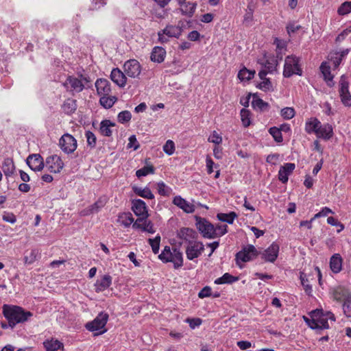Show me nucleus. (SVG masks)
I'll use <instances>...</instances> for the list:
<instances>
[{
	"label": "nucleus",
	"instance_id": "obj_1",
	"mask_svg": "<svg viewBox=\"0 0 351 351\" xmlns=\"http://www.w3.org/2000/svg\"><path fill=\"white\" fill-rule=\"evenodd\" d=\"M311 319L305 316L303 319L306 324L313 330L328 329L330 328L328 321L335 322V317L330 311H324L322 309H315L310 313Z\"/></svg>",
	"mask_w": 351,
	"mask_h": 351
},
{
	"label": "nucleus",
	"instance_id": "obj_2",
	"mask_svg": "<svg viewBox=\"0 0 351 351\" xmlns=\"http://www.w3.org/2000/svg\"><path fill=\"white\" fill-rule=\"evenodd\" d=\"M3 314L8 321H10L11 329H13L17 324L27 322L33 314L27 311L19 306H10L5 304L3 306Z\"/></svg>",
	"mask_w": 351,
	"mask_h": 351
},
{
	"label": "nucleus",
	"instance_id": "obj_3",
	"mask_svg": "<svg viewBox=\"0 0 351 351\" xmlns=\"http://www.w3.org/2000/svg\"><path fill=\"white\" fill-rule=\"evenodd\" d=\"M108 320V315L106 313L101 312L91 322L86 324V328L90 332H97L95 335H99L105 333L107 329L105 326Z\"/></svg>",
	"mask_w": 351,
	"mask_h": 351
},
{
	"label": "nucleus",
	"instance_id": "obj_4",
	"mask_svg": "<svg viewBox=\"0 0 351 351\" xmlns=\"http://www.w3.org/2000/svg\"><path fill=\"white\" fill-rule=\"evenodd\" d=\"M302 75V71L299 66V59L295 56H288L285 58L283 75L290 77L293 75Z\"/></svg>",
	"mask_w": 351,
	"mask_h": 351
},
{
	"label": "nucleus",
	"instance_id": "obj_5",
	"mask_svg": "<svg viewBox=\"0 0 351 351\" xmlns=\"http://www.w3.org/2000/svg\"><path fill=\"white\" fill-rule=\"evenodd\" d=\"M182 34V28L179 25H168L165 29L158 32V41L167 43L169 38H178Z\"/></svg>",
	"mask_w": 351,
	"mask_h": 351
},
{
	"label": "nucleus",
	"instance_id": "obj_6",
	"mask_svg": "<svg viewBox=\"0 0 351 351\" xmlns=\"http://www.w3.org/2000/svg\"><path fill=\"white\" fill-rule=\"evenodd\" d=\"M195 225L202 234V237L206 239H214V225L208 220L200 217H195Z\"/></svg>",
	"mask_w": 351,
	"mask_h": 351
},
{
	"label": "nucleus",
	"instance_id": "obj_7",
	"mask_svg": "<svg viewBox=\"0 0 351 351\" xmlns=\"http://www.w3.org/2000/svg\"><path fill=\"white\" fill-rule=\"evenodd\" d=\"M84 82H88L86 77L80 76V78L74 76H69L64 83L66 89L73 93H80L84 88Z\"/></svg>",
	"mask_w": 351,
	"mask_h": 351
},
{
	"label": "nucleus",
	"instance_id": "obj_8",
	"mask_svg": "<svg viewBox=\"0 0 351 351\" xmlns=\"http://www.w3.org/2000/svg\"><path fill=\"white\" fill-rule=\"evenodd\" d=\"M204 250V244L197 241H190L186 247V255L189 260L199 257Z\"/></svg>",
	"mask_w": 351,
	"mask_h": 351
},
{
	"label": "nucleus",
	"instance_id": "obj_9",
	"mask_svg": "<svg viewBox=\"0 0 351 351\" xmlns=\"http://www.w3.org/2000/svg\"><path fill=\"white\" fill-rule=\"evenodd\" d=\"M59 145L61 149L66 154L73 153L77 146L76 139L69 134L62 136L59 141Z\"/></svg>",
	"mask_w": 351,
	"mask_h": 351
},
{
	"label": "nucleus",
	"instance_id": "obj_10",
	"mask_svg": "<svg viewBox=\"0 0 351 351\" xmlns=\"http://www.w3.org/2000/svg\"><path fill=\"white\" fill-rule=\"evenodd\" d=\"M258 255L256 248L253 245H247L239 252L236 255L237 263L241 261L243 263L248 262Z\"/></svg>",
	"mask_w": 351,
	"mask_h": 351
},
{
	"label": "nucleus",
	"instance_id": "obj_11",
	"mask_svg": "<svg viewBox=\"0 0 351 351\" xmlns=\"http://www.w3.org/2000/svg\"><path fill=\"white\" fill-rule=\"evenodd\" d=\"M339 95L341 102L346 106H351V95L349 91V83L344 75H342L339 82Z\"/></svg>",
	"mask_w": 351,
	"mask_h": 351
},
{
	"label": "nucleus",
	"instance_id": "obj_12",
	"mask_svg": "<svg viewBox=\"0 0 351 351\" xmlns=\"http://www.w3.org/2000/svg\"><path fill=\"white\" fill-rule=\"evenodd\" d=\"M124 73L130 77H137L141 73L140 63L134 59L126 61L123 65Z\"/></svg>",
	"mask_w": 351,
	"mask_h": 351
},
{
	"label": "nucleus",
	"instance_id": "obj_13",
	"mask_svg": "<svg viewBox=\"0 0 351 351\" xmlns=\"http://www.w3.org/2000/svg\"><path fill=\"white\" fill-rule=\"evenodd\" d=\"M46 167L51 173H59L64 167V162L58 155L49 156L46 159Z\"/></svg>",
	"mask_w": 351,
	"mask_h": 351
},
{
	"label": "nucleus",
	"instance_id": "obj_14",
	"mask_svg": "<svg viewBox=\"0 0 351 351\" xmlns=\"http://www.w3.org/2000/svg\"><path fill=\"white\" fill-rule=\"evenodd\" d=\"M279 249V245L277 243H271L266 250L260 253L261 258L266 262L274 263L278 256Z\"/></svg>",
	"mask_w": 351,
	"mask_h": 351
},
{
	"label": "nucleus",
	"instance_id": "obj_15",
	"mask_svg": "<svg viewBox=\"0 0 351 351\" xmlns=\"http://www.w3.org/2000/svg\"><path fill=\"white\" fill-rule=\"evenodd\" d=\"M27 164L34 171H40L44 167L43 159L40 154L29 155L27 158Z\"/></svg>",
	"mask_w": 351,
	"mask_h": 351
},
{
	"label": "nucleus",
	"instance_id": "obj_16",
	"mask_svg": "<svg viewBox=\"0 0 351 351\" xmlns=\"http://www.w3.org/2000/svg\"><path fill=\"white\" fill-rule=\"evenodd\" d=\"M173 204L186 213H193L195 210V206L193 204L180 195H177L173 198Z\"/></svg>",
	"mask_w": 351,
	"mask_h": 351
},
{
	"label": "nucleus",
	"instance_id": "obj_17",
	"mask_svg": "<svg viewBox=\"0 0 351 351\" xmlns=\"http://www.w3.org/2000/svg\"><path fill=\"white\" fill-rule=\"evenodd\" d=\"M147 217H138L136 221L132 224V228L134 229H141L144 232L153 234L155 232L153 223L147 220Z\"/></svg>",
	"mask_w": 351,
	"mask_h": 351
},
{
	"label": "nucleus",
	"instance_id": "obj_18",
	"mask_svg": "<svg viewBox=\"0 0 351 351\" xmlns=\"http://www.w3.org/2000/svg\"><path fill=\"white\" fill-rule=\"evenodd\" d=\"M315 135L319 138L329 140L333 136V128L329 123H320Z\"/></svg>",
	"mask_w": 351,
	"mask_h": 351
},
{
	"label": "nucleus",
	"instance_id": "obj_19",
	"mask_svg": "<svg viewBox=\"0 0 351 351\" xmlns=\"http://www.w3.org/2000/svg\"><path fill=\"white\" fill-rule=\"evenodd\" d=\"M132 209L138 217H147V206L144 201L138 199L132 201Z\"/></svg>",
	"mask_w": 351,
	"mask_h": 351
},
{
	"label": "nucleus",
	"instance_id": "obj_20",
	"mask_svg": "<svg viewBox=\"0 0 351 351\" xmlns=\"http://www.w3.org/2000/svg\"><path fill=\"white\" fill-rule=\"evenodd\" d=\"M295 168L294 163H285L283 166L280 167L278 171V179L282 183L287 182L289 176L292 173Z\"/></svg>",
	"mask_w": 351,
	"mask_h": 351
},
{
	"label": "nucleus",
	"instance_id": "obj_21",
	"mask_svg": "<svg viewBox=\"0 0 351 351\" xmlns=\"http://www.w3.org/2000/svg\"><path fill=\"white\" fill-rule=\"evenodd\" d=\"M95 87L98 95H108L111 91L110 84L106 79H98L95 82Z\"/></svg>",
	"mask_w": 351,
	"mask_h": 351
},
{
	"label": "nucleus",
	"instance_id": "obj_22",
	"mask_svg": "<svg viewBox=\"0 0 351 351\" xmlns=\"http://www.w3.org/2000/svg\"><path fill=\"white\" fill-rule=\"evenodd\" d=\"M112 81L120 87H124L126 84L125 74L118 68L113 69L110 73Z\"/></svg>",
	"mask_w": 351,
	"mask_h": 351
},
{
	"label": "nucleus",
	"instance_id": "obj_23",
	"mask_svg": "<svg viewBox=\"0 0 351 351\" xmlns=\"http://www.w3.org/2000/svg\"><path fill=\"white\" fill-rule=\"evenodd\" d=\"M332 295L334 300L337 302H343L351 297L348 289L343 287H337L332 289Z\"/></svg>",
	"mask_w": 351,
	"mask_h": 351
},
{
	"label": "nucleus",
	"instance_id": "obj_24",
	"mask_svg": "<svg viewBox=\"0 0 351 351\" xmlns=\"http://www.w3.org/2000/svg\"><path fill=\"white\" fill-rule=\"evenodd\" d=\"M178 5H180V10L182 14L189 17L193 16L197 6V3L191 0L182 2V3H180Z\"/></svg>",
	"mask_w": 351,
	"mask_h": 351
},
{
	"label": "nucleus",
	"instance_id": "obj_25",
	"mask_svg": "<svg viewBox=\"0 0 351 351\" xmlns=\"http://www.w3.org/2000/svg\"><path fill=\"white\" fill-rule=\"evenodd\" d=\"M112 284V277L108 275H104L101 279L97 280L95 284V291L99 293L108 289Z\"/></svg>",
	"mask_w": 351,
	"mask_h": 351
},
{
	"label": "nucleus",
	"instance_id": "obj_26",
	"mask_svg": "<svg viewBox=\"0 0 351 351\" xmlns=\"http://www.w3.org/2000/svg\"><path fill=\"white\" fill-rule=\"evenodd\" d=\"M178 235L180 239L184 240L188 244L191 241H196L197 232L191 228H183L179 231Z\"/></svg>",
	"mask_w": 351,
	"mask_h": 351
},
{
	"label": "nucleus",
	"instance_id": "obj_27",
	"mask_svg": "<svg viewBox=\"0 0 351 351\" xmlns=\"http://www.w3.org/2000/svg\"><path fill=\"white\" fill-rule=\"evenodd\" d=\"M320 71L328 86H332L334 85L333 75L330 73V66L328 63L326 62H322L320 66Z\"/></svg>",
	"mask_w": 351,
	"mask_h": 351
},
{
	"label": "nucleus",
	"instance_id": "obj_28",
	"mask_svg": "<svg viewBox=\"0 0 351 351\" xmlns=\"http://www.w3.org/2000/svg\"><path fill=\"white\" fill-rule=\"evenodd\" d=\"M166 51L162 47H154L151 53V60L153 62L161 63L165 60Z\"/></svg>",
	"mask_w": 351,
	"mask_h": 351
},
{
	"label": "nucleus",
	"instance_id": "obj_29",
	"mask_svg": "<svg viewBox=\"0 0 351 351\" xmlns=\"http://www.w3.org/2000/svg\"><path fill=\"white\" fill-rule=\"evenodd\" d=\"M1 169L6 178L12 176L15 171V166L12 159L10 158H5Z\"/></svg>",
	"mask_w": 351,
	"mask_h": 351
},
{
	"label": "nucleus",
	"instance_id": "obj_30",
	"mask_svg": "<svg viewBox=\"0 0 351 351\" xmlns=\"http://www.w3.org/2000/svg\"><path fill=\"white\" fill-rule=\"evenodd\" d=\"M320 121L315 117L310 118L306 120L305 123V131L308 134H316L318 127L320 124Z\"/></svg>",
	"mask_w": 351,
	"mask_h": 351
},
{
	"label": "nucleus",
	"instance_id": "obj_31",
	"mask_svg": "<svg viewBox=\"0 0 351 351\" xmlns=\"http://www.w3.org/2000/svg\"><path fill=\"white\" fill-rule=\"evenodd\" d=\"M330 267L334 273H339L342 269V258L339 254H335L330 261Z\"/></svg>",
	"mask_w": 351,
	"mask_h": 351
},
{
	"label": "nucleus",
	"instance_id": "obj_32",
	"mask_svg": "<svg viewBox=\"0 0 351 351\" xmlns=\"http://www.w3.org/2000/svg\"><path fill=\"white\" fill-rule=\"evenodd\" d=\"M170 262L173 263L176 269L181 267L183 265L182 253L180 250L174 248L172 251V256Z\"/></svg>",
	"mask_w": 351,
	"mask_h": 351
},
{
	"label": "nucleus",
	"instance_id": "obj_33",
	"mask_svg": "<svg viewBox=\"0 0 351 351\" xmlns=\"http://www.w3.org/2000/svg\"><path fill=\"white\" fill-rule=\"evenodd\" d=\"M115 124L110 120H104L100 124V132L103 136H110L112 135L111 127H114Z\"/></svg>",
	"mask_w": 351,
	"mask_h": 351
},
{
	"label": "nucleus",
	"instance_id": "obj_34",
	"mask_svg": "<svg viewBox=\"0 0 351 351\" xmlns=\"http://www.w3.org/2000/svg\"><path fill=\"white\" fill-rule=\"evenodd\" d=\"M238 215L235 212H230L229 213H218L217 215V218L218 220L226 222L229 224H232L234 219L237 218Z\"/></svg>",
	"mask_w": 351,
	"mask_h": 351
},
{
	"label": "nucleus",
	"instance_id": "obj_35",
	"mask_svg": "<svg viewBox=\"0 0 351 351\" xmlns=\"http://www.w3.org/2000/svg\"><path fill=\"white\" fill-rule=\"evenodd\" d=\"M77 109L76 101L73 99H67L62 105V110L64 113L71 114Z\"/></svg>",
	"mask_w": 351,
	"mask_h": 351
},
{
	"label": "nucleus",
	"instance_id": "obj_36",
	"mask_svg": "<svg viewBox=\"0 0 351 351\" xmlns=\"http://www.w3.org/2000/svg\"><path fill=\"white\" fill-rule=\"evenodd\" d=\"M118 221L125 228L134 223V218L130 213H123L119 215Z\"/></svg>",
	"mask_w": 351,
	"mask_h": 351
},
{
	"label": "nucleus",
	"instance_id": "obj_37",
	"mask_svg": "<svg viewBox=\"0 0 351 351\" xmlns=\"http://www.w3.org/2000/svg\"><path fill=\"white\" fill-rule=\"evenodd\" d=\"M43 344L47 351H58L63 347L60 341L54 339L47 340Z\"/></svg>",
	"mask_w": 351,
	"mask_h": 351
},
{
	"label": "nucleus",
	"instance_id": "obj_38",
	"mask_svg": "<svg viewBox=\"0 0 351 351\" xmlns=\"http://www.w3.org/2000/svg\"><path fill=\"white\" fill-rule=\"evenodd\" d=\"M134 193L138 195V196H141L145 199H152L154 198V195L151 191V190L147 188H140V187H135L134 188Z\"/></svg>",
	"mask_w": 351,
	"mask_h": 351
},
{
	"label": "nucleus",
	"instance_id": "obj_39",
	"mask_svg": "<svg viewBox=\"0 0 351 351\" xmlns=\"http://www.w3.org/2000/svg\"><path fill=\"white\" fill-rule=\"evenodd\" d=\"M237 280L238 278L232 276L229 273H226L221 277L217 278L214 282L216 285L230 284Z\"/></svg>",
	"mask_w": 351,
	"mask_h": 351
},
{
	"label": "nucleus",
	"instance_id": "obj_40",
	"mask_svg": "<svg viewBox=\"0 0 351 351\" xmlns=\"http://www.w3.org/2000/svg\"><path fill=\"white\" fill-rule=\"evenodd\" d=\"M117 101V97L114 96H109L108 95H101L99 99L100 104L105 108H111L115 101Z\"/></svg>",
	"mask_w": 351,
	"mask_h": 351
},
{
	"label": "nucleus",
	"instance_id": "obj_41",
	"mask_svg": "<svg viewBox=\"0 0 351 351\" xmlns=\"http://www.w3.org/2000/svg\"><path fill=\"white\" fill-rule=\"evenodd\" d=\"M252 107L256 110L261 111H265L268 109V104L265 102L263 99L255 97L253 99L252 102Z\"/></svg>",
	"mask_w": 351,
	"mask_h": 351
},
{
	"label": "nucleus",
	"instance_id": "obj_42",
	"mask_svg": "<svg viewBox=\"0 0 351 351\" xmlns=\"http://www.w3.org/2000/svg\"><path fill=\"white\" fill-rule=\"evenodd\" d=\"M155 169L153 165H149L143 167V168L137 170L136 171V176L140 178L143 176H146L148 174H153L154 173Z\"/></svg>",
	"mask_w": 351,
	"mask_h": 351
},
{
	"label": "nucleus",
	"instance_id": "obj_43",
	"mask_svg": "<svg viewBox=\"0 0 351 351\" xmlns=\"http://www.w3.org/2000/svg\"><path fill=\"white\" fill-rule=\"evenodd\" d=\"M254 71H250L246 68H243L239 71L238 77L241 81L250 80L254 77Z\"/></svg>",
	"mask_w": 351,
	"mask_h": 351
},
{
	"label": "nucleus",
	"instance_id": "obj_44",
	"mask_svg": "<svg viewBox=\"0 0 351 351\" xmlns=\"http://www.w3.org/2000/svg\"><path fill=\"white\" fill-rule=\"evenodd\" d=\"M172 251L169 246H165L161 254H159L158 258L163 263H169L171 261Z\"/></svg>",
	"mask_w": 351,
	"mask_h": 351
},
{
	"label": "nucleus",
	"instance_id": "obj_45",
	"mask_svg": "<svg viewBox=\"0 0 351 351\" xmlns=\"http://www.w3.org/2000/svg\"><path fill=\"white\" fill-rule=\"evenodd\" d=\"M240 114L243 125L245 128L248 127L251 123L250 111L248 110L243 108L241 110Z\"/></svg>",
	"mask_w": 351,
	"mask_h": 351
},
{
	"label": "nucleus",
	"instance_id": "obj_46",
	"mask_svg": "<svg viewBox=\"0 0 351 351\" xmlns=\"http://www.w3.org/2000/svg\"><path fill=\"white\" fill-rule=\"evenodd\" d=\"M38 251L36 249H32L28 254L24 256L25 264L30 265L35 262Z\"/></svg>",
	"mask_w": 351,
	"mask_h": 351
},
{
	"label": "nucleus",
	"instance_id": "obj_47",
	"mask_svg": "<svg viewBox=\"0 0 351 351\" xmlns=\"http://www.w3.org/2000/svg\"><path fill=\"white\" fill-rule=\"evenodd\" d=\"M295 114V111L293 108L291 107H286L281 110L280 115L284 119H291Z\"/></svg>",
	"mask_w": 351,
	"mask_h": 351
},
{
	"label": "nucleus",
	"instance_id": "obj_48",
	"mask_svg": "<svg viewBox=\"0 0 351 351\" xmlns=\"http://www.w3.org/2000/svg\"><path fill=\"white\" fill-rule=\"evenodd\" d=\"M228 232L227 225H217L214 226V239L221 237Z\"/></svg>",
	"mask_w": 351,
	"mask_h": 351
},
{
	"label": "nucleus",
	"instance_id": "obj_49",
	"mask_svg": "<svg viewBox=\"0 0 351 351\" xmlns=\"http://www.w3.org/2000/svg\"><path fill=\"white\" fill-rule=\"evenodd\" d=\"M351 12V1H345L341 4L337 10L339 15L343 16Z\"/></svg>",
	"mask_w": 351,
	"mask_h": 351
},
{
	"label": "nucleus",
	"instance_id": "obj_50",
	"mask_svg": "<svg viewBox=\"0 0 351 351\" xmlns=\"http://www.w3.org/2000/svg\"><path fill=\"white\" fill-rule=\"evenodd\" d=\"M132 118V114L128 110H123L119 113L117 119L121 123H125L130 121Z\"/></svg>",
	"mask_w": 351,
	"mask_h": 351
},
{
	"label": "nucleus",
	"instance_id": "obj_51",
	"mask_svg": "<svg viewBox=\"0 0 351 351\" xmlns=\"http://www.w3.org/2000/svg\"><path fill=\"white\" fill-rule=\"evenodd\" d=\"M269 134L272 136L274 141L277 143H281L283 140L280 130L276 127H272L269 130Z\"/></svg>",
	"mask_w": 351,
	"mask_h": 351
},
{
	"label": "nucleus",
	"instance_id": "obj_52",
	"mask_svg": "<svg viewBox=\"0 0 351 351\" xmlns=\"http://www.w3.org/2000/svg\"><path fill=\"white\" fill-rule=\"evenodd\" d=\"M106 202L104 200L101 199H99L89 207V213H84V215L97 213L102 207L104 206Z\"/></svg>",
	"mask_w": 351,
	"mask_h": 351
},
{
	"label": "nucleus",
	"instance_id": "obj_53",
	"mask_svg": "<svg viewBox=\"0 0 351 351\" xmlns=\"http://www.w3.org/2000/svg\"><path fill=\"white\" fill-rule=\"evenodd\" d=\"M85 136L86 138L88 146H89L90 148L95 147L97 141L95 135L90 131H86L85 132Z\"/></svg>",
	"mask_w": 351,
	"mask_h": 351
},
{
	"label": "nucleus",
	"instance_id": "obj_54",
	"mask_svg": "<svg viewBox=\"0 0 351 351\" xmlns=\"http://www.w3.org/2000/svg\"><path fill=\"white\" fill-rule=\"evenodd\" d=\"M149 243L150 244L153 252L156 254L159 252L160 237L157 236L154 239H149Z\"/></svg>",
	"mask_w": 351,
	"mask_h": 351
},
{
	"label": "nucleus",
	"instance_id": "obj_55",
	"mask_svg": "<svg viewBox=\"0 0 351 351\" xmlns=\"http://www.w3.org/2000/svg\"><path fill=\"white\" fill-rule=\"evenodd\" d=\"M300 280L302 286L304 287L305 292L308 295H310L312 292V287L308 284V280L306 278V275L304 273L300 274Z\"/></svg>",
	"mask_w": 351,
	"mask_h": 351
},
{
	"label": "nucleus",
	"instance_id": "obj_56",
	"mask_svg": "<svg viewBox=\"0 0 351 351\" xmlns=\"http://www.w3.org/2000/svg\"><path fill=\"white\" fill-rule=\"evenodd\" d=\"M163 151L169 156L172 155L175 151V145L173 141L168 140L163 146Z\"/></svg>",
	"mask_w": 351,
	"mask_h": 351
},
{
	"label": "nucleus",
	"instance_id": "obj_57",
	"mask_svg": "<svg viewBox=\"0 0 351 351\" xmlns=\"http://www.w3.org/2000/svg\"><path fill=\"white\" fill-rule=\"evenodd\" d=\"M157 189L158 193L163 196L169 195L170 192V188L168 187L163 182L158 183Z\"/></svg>",
	"mask_w": 351,
	"mask_h": 351
},
{
	"label": "nucleus",
	"instance_id": "obj_58",
	"mask_svg": "<svg viewBox=\"0 0 351 351\" xmlns=\"http://www.w3.org/2000/svg\"><path fill=\"white\" fill-rule=\"evenodd\" d=\"M208 141L217 145L222 143V137L216 131H213L208 138Z\"/></svg>",
	"mask_w": 351,
	"mask_h": 351
},
{
	"label": "nucleus",
	"instance_id": "obj_59",
	"mask_svg": "<svg viewBox=\"0 0 351 351\" xmlns=\"http://www.w3.org/2000/svg\"><path fill=\"white\" fill-rule=\"evenodd\" d=\"M343 310L346 317H351V296L343 301Z\"/></svg>",
	"mask_w": 351,
	"mask_h": 351
},
{
	"label": "nucleus",
	"instance_id": "obj_60",
	"mask_svg": "<svg viewBox=\"0 0 351 351\" xmlns=\"http://www.w3.org/2000/svg\"><path fill=\"white\" fill-rule=\"evenodd\" d=\"M330 60L335 68H337L342 61V58L337 53H331L330 55Z\"/></svg>",
	"mask_w": 351,
	"mask_h": 351
},
{
	"label": "nucleus",
	"instance_id": "obj_61",
	"mask_svg": "<svg viewBox=\"0 0 351 351\" xmlns=\"http://www.w3.org/2000/svg\"><path fill=\"white\" fill-rule=\"evenodd\" d=\"M276 66V63L274 59L267 60L264 64V69L267 70L269 73H272L275 70Z\"/></svg>",
	"mask_w": 351,
	"mask_h": 351
},
{
	"label": "nucleus",
	"instance_id": "obj_62",
	"mask_svg": "<svg viewBox=\"0 0 351 351\" xmlns=\"http://www.w3.org/2000/svg\"><path fill=\"white\" fill-rule=\"evenodd\" d=\"M186 322L189 324V326L192 329L198 327L202 324V319L199 318H187Z\"/></svg>",
	"mask_w": 351,
	"mask_h": 351
},
{
	"label": "nucleus",
	"instance_id": "obj_63",
	"mask_svg": "<svg viewBox=\"0 0 351 351\" xmlns=\"http://www.w3.org/2000/svg\"><path fill=\"white\" fill-rule=\"evenodd\" d=\"M212 294V289L210 287H204L198 293L199 298H204L210 296Z\"/></svg>",
	"mask_w": 351,
	"mask_h": 351
},
{
	"label": "nucleus",
	"instance_id": "obj_64",
	"mask_svg": "<svg viewBox=\"0 0 351 351\" xmlns=\"http://www.w3.org/2000/svg\"><path fill=\"white\" fill-rule=\"evenodd\" d=\"M128 147H133L134 150H136L139 147V144L135 135H132L129 137V143L128 144Z\"/></svg>",
	"mask_w": 351,
	"mask_h": 351
}]
</instances>
